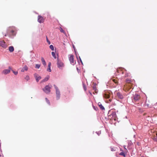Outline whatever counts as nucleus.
<instances>
[{"instance_id":"1","label":"nucleus","mask_w":157,"mask_h":157,"mask_svg":"<svg viewBox=\"0 0 157 157\" xmlns=\"http://www.w3.org/2000/svg\"><path fill=\"white\" fill-rule=\"evenodd\" d=\"M15 28L14 27H10L7 29V35L15 36L16 35Z\"/></svg>"},{"instance_id":"2","label":"nucleus","mask_w":157,"mask_h":157,"mask_svg":"<svg viewBox=\"0 0 157 157\" xmlns=\"http://www.w3.org/2000/svg\"><path fill=\"white\" fill-rule=\"evenodd\" d=\"M54 86L56 90V99L57 100H58L60 97V92L58 87L55 85H54Z\"/></svg>"},{"instance_id":"3","label":"nucleus","mask_w":157,"mask_h":157,"mask_svg":"<svg viewBox=\"0 0 157 157\" xmlns=\"http://www.w3.org/2000/svg\"><path fill=\"white\" fill-rule=\"evenodd\" d=\"M57 65L58 67L60 69L64 67L63 63L58 58H57Z\"/></svg>"},{"instance_id":"4","label":"nucleus","mask_w":157,"mask_h":157,"mask_svg":"<svg viewBox=\"0 0 157 157\" xmlns=\"http://www.w3.org/2000/svg\"><path fill=\"white\" fill-rule=\"evenodd\" d=\"M51 87L48 86L47 85L43 89V90L46 94H48L50 92Z\"/></svg>"},{"instance_id":"5","label":"nucleus","mask_w":157,"mask_h":157,"mask_svg":"<svg viewBox=\"0 0 157 157\" xmlns=\"http://www.w3.org/2000/svg\"><path fill=\"white\" fill-rule=\"evenodd\" d=\"M140 97V95L136 94H135L133 96V98L132 99V101H137L139 100Z\"/></svg>"},{"instance_id":"6","label":"nucleus","mask_w":157,"mask_h":157,"mask_svg":"<svg viewBox=\"0 0 157 157\" xmlns=\"http://www.w3.org/2000/svg\"><path fill=\"white\" fill-rule=\"evenodd\" d=\"M103 97L106 98H109L110 97V94L108 91H105L103 93Z\"/></svg>"},{"instance_id":"7","label":"nucleus","mask_w":157,"mask_h":157,"mask_svg":"<svg viewBox=\"0 0 157 157\" xmlns=\"http://www.w3.org/2000/svg\"><path fill=\"white\" fill-rule=\"evenodd\" d=\"M12 70V68L11 67H9L8 69H6L3 70L2 73L5 75H6L9 73L10 72V71Z\"/></svg>"},{"instance_id":"8","label":"nucleus","mask_w":157,"mask_h":157,"mask_svg":"<svg viewBox=\"0 0 157 157\" xmlns=\"http://www.w3.org/2000/svg\"><path fill=\"white\" fill-rule=\"evenodd\" d=\"M44 20V18L41 16L39 15L38 17V22L40 23H43Z\"/></svg>"},{"instance_id":"9","label":"nucleus","mask_w":157,"mask_h":157,"mask_svg":"<svg viewBox=\"0 0 157 157\" xmlns=\"http://www.w3.org/2000/svg\"><path fill=\"white\" fill-rule=\"evenodd\" d=\"M0 46L4 48H6L7 46L6 43L3 41H0Z\"/></svg>"},{"instance_id":"10","label":"nucleus","mask_w":157,"mask_h":157,"mask_svg":"<svg viewBox=\"0 0 157 157\" xmlns=\"http://www.w3.org/2000/svg\"><path fill=\"white\" fill-rule=\"evenodd\" d=\"M34 77L36 79V81L38 82L39 80H40L41 77L40 76H39L36 73H35L34 75Z\"/></svg>"},{"instance_id":"11","label":"nucleus","mask_w":157,"mask_h":157,"mask_svg":"<svg viewBox=\"0 0 157 157\" xmlns=\"http://www.w3.org/2000/svg\"><path fill=\"white\" fill-rule=\"evenodd\" d=\"M117 97L118 98L122 99L124 98L123 95L120 92H117Z\"/></svg>"},{"instance_id":"12","label":"nucleus","mask_w":157,"mask_h":157,"mask_svg":"<svg viewBox=\"0 0 157 157\" xmlns=\"http://www.w3.org/2000/svg\"><path fill=\"white\" fill-rule=\"evenodd\" d=\"M49 78V75H47L44 79L42 80L41 82V83H43L47 81Z\"/></svg>"},{"instance_id":"13","label":"nucleus","mask_w":157,"mask_h":157,"mask_svg":"<svg viewBox=\"0 0 157 157\" xmlns=\"http://www.w3.org/2000/svg\"><path fill=\"white\" fill-rule=\"evenodd\" d=\"M51 62H49L48 63V68L47 69V71H48L49 72H50L51 71Z\"/></svg>"},{"instance_id":"14","label":"nucleus","mask_w":157,"mask_h":157,"mask_svg":"<svg viewBox=\"0 0 157 157\" xmlns=\"http://www.w3.org/2000/svg\"><path fill=\"white\" fill-rule=\"evenodd\" d=\"M69 59L71 63H74L73 56L71 55L69 58Z\"/></svg>"},{"instance_id":"15","label":"nucleus","mask_w":157,"mask_h":157,"mask_svg":"<svg viewBox=\"0 0 157 157\" xmlns=\"http://www.w3.org/2000/svg\"><path fill=\"white\" fill-rule=\"evenodd\" d=\"M41 60L43 64L44 65V66H45L46 65V63L44 58L42 57L41 58Z\"/></svg>"},{"instance_id":"16","label":"nucleus","mask_w":157,"mask_h":157,"mask_svg":"<svg viewBox=\"0 0 157 157\" xmlns=\"http://www.w3.org/2000/svg\"><path fill=\"white\" fill-rule=\"evenodd\" d=\"M28 69L27 67L25 65L21 69V71L24 72L25 71H27Z\"/></svg>"},{"instance_id":"17","label":"nucleus","mask_w":157,"mask_h":157,"mask_svg":"<svg viewBox=\"0 0 157 157\" xmlns=\"http://www.w3.org/2000/svg\"><path fill=\"white\" fill-rule=\"evenodd\" d=\"M9 50L10 52H12L14 51V48L13 46H10L9 48Z\"/></svg>"},{"instance_id":"18","label":"nucleus","mask_w":157,"mask_h":157,"mask_svg":"<svg viewBox=\"0 0 157 157\" xmlns=\"http://www.w3.org/2000/svg\"><path fill=\"white\" fill-rule=\"evenodd\" d=\"M98 105L100 109H101L102 110L105 109L104 107L102 106V105H101L100 102L98 103Z\"/></svg>"},{"instance_id":"19","label":"nucleus","mask_w":157,"mask_h":157,"mask_svg":"<svg viewBox=\"0 0 157 157\" xmlns=\"http://www.w3.org/2000/svg\"><path fill=\"white\" fill-rule=\"evenodd\" d=\"M52 55L55 59L56 58V56L55 53L52 52Z\"/></svg>"},{"instance_id":"20","label":"nucleus","mask_w":157,"mask_h":157,"mask_svg":"<svg viewBox=\"0 0 157 157\" xmlns=\"http://www.w3.org/2000/svg\"><path fill=\"white\" fill-rule=\"evenodd\" d=\"M153 139L154 141L157 142V132L156 133V136H155Z\"/></svg>"},{"instance_id":"21","label":"nucleus","mask_w":157,"mask_h":157,"mask_svg":"<svg viewBox=\"0 0 157 157\" xmlns=\"http://www.w3.org/2000/svg\"><path fill=\"white\" fill-rule=\"evenodd\" d=\"M40 65L39 64H36L35 65V68L37 69H39L40 67Z\"/></svg>"},{"instance_id":"22","label":"nucleus","mask_w":157,"mask_h":157,"mask_svg":"<svg viewBox=\"0 0 157 157\" xmlns=\"http://www.w3.org/2000/svg\"><path fill=\"white\" fill-rule=\"evenodd\" d=\"M93 89L95 91L96 93L97 92V89L96 87L95 86H94L93 87Z\"/></svg>"},{"instance_id":"23","label":"nucleus","mask_w":157,"mask_h":157,"mask_svg":"<svg viewBox=\"0 0 157 157\" xmlns=\"http://www.w3.org/2000/svg\"><path fill=\"white\" fill-rule=\"evenodd\" d=\"M45 100L47 103L49 105H50V102H49V101L47 98H45Z\"/></svg>"},{"instance_id":"24","label":"nucleus","mask_w":157,"mask_h":157,"mask_svg":"<svg viewBox=\"0 0 157 157\" xmlns=\"http://www.w3.org/2000/svg\"><path fill=\"white\" fill-rule=\"evenodd\" d=\"M119 155H121L123 156L124 157H125V155L123 152H121L120 153Z\"/></svg>"},{"instance_id":"25","label":"nucleus","mask_w":157,"mask_h":157,"mask_svg":"<svg viewBox=\"0 0 157 157\" xmlns=\"http://www.w3.org/2000/svg\"><path fill=\"white\" fill-rule=\"evenodd\" d=\"M50 48L52 50H54V48L53 46L52 45H51L49 46Z\"/></svg>"},{"instance_id":"26","label":"nucleus","mask_w":157,"mask_h":157,"mask_svg":"<svg viewBox=\"0 0 157 157\" xmlns=\"http://www.w3.org/2000/svg\"><path fill=\"white\" fill-rule=\"evenodd\" d=\"M25 79L27 81L29 80V76L28 75H27L25 78Z\"/></svg>"},{"instance_id":"27","label":"nucleus","mask_w":157,"mask_h":157,"mask_svg":"<svg viewBox=\"0 0 157 157\" xmlns=\"http://www.w3.org/2000/svg\"><path fill=\"white\" fill-rule=\"evenodd\" d=\"M11 70L12 71L13 73L15 75H17L18 74V72L17 71H13L12 69Z\"/></svg>"},{"instance_id":"28","label":"nucleus","mask_w":157,"mask_h":157,"mask_svg":"<svg viewBox=\"0 0 157 157\" xmlns=\"http://www.w3.org/2000/svg\"><path fill=\"white\" fill-rule=\"evenodd\" d=\"M60 32H61L62 33H64V31L63 30V29L61 27H60Z\"/></svg>"},{"instance_id":"29","label":"nucleus","mask_w":157,"mask_h":157,"mask_svg":"<svg viewBox=\"0 0 157 157\" xmlns=\"http://www.w3.org/2000/svg\"><path fill=\"white\" fill-rule=\"evenodd\" d=\"M96 133L99 136L101 133V131H99L96 132Z\"/></svg>"},{"instance_id":"30","label":"nucleus","mask_w":157,"mask_h":157,"mask_svg":"<svg viewBox=\"0 0 157 157\" xmlns=\"http://www.w3.org/2000/svg\"><path fill=\"white\" fill-rule=\"evenodd\" d=\"M131 80L128 79H126V82L127 83H130V82Z\"/></svg>"},{"instance_id":"31","label":"nucleus","mask_w":157,"mask_h":157,"mask_svg":"<svg viewBox=\"0 0 157 157\" xmlns=\"http://www.w3.org/2000/svg\"><path fill=\"white\" fill-rule=\"evenodd\" d=\"M47 41L48 43V44H50L51 43L50 41L48 39L47 37H46Z\"/></svg>"},{"instance_id":"32","label":"nucleus","mask_w":157,"mask_h":157,"mask_svg":"<svg viewBox=\"0 0 157 157\" xmlns=\"http://www.w3.org/2000/svg\"><path fill=\"white\" fill-rule=\"evenodd\" d=\"M126 146L124 145V149H125V151H127V149L126 148Z\"/></svg>"},{"instance_id":"33","label":"nucleus","mask_w":157,"mask_h":157,"mask_svg":"<svg viewBox=\"0 0 157 157\" xmlns=\"http://www.w3.org/2000/svg\"><path fill=\"white\" fill-rule=\"evenodd\" d=\"M111 150L112 151H115V150L114 149V148L111 147Z\"/></svg>"},{"instance_id":"34","label":"nucleus","mask_w":157,"mask_h":157,"mask_svg":"<svg viewBox=\"0 0 157 157\" xmlns=\"http://www.w3.org/2000/svg\"><path fill=\"white\" fill-rule=\"evenodd\" d=\"M79 60H80V62H81V63H82V64H83V63H82V60H81V58H80V56H79Z\"/></svg>"},{"instance_id":"35","label":"nucleus","mask_w":157,"mask_h":157,"mask_svg":"<svg viewBox=\"0 0 157 157\" xmlns=\"http://www.w3.org/2000/svg\"><path fill=\"white\" fill-rule=\"evenodd\" d=\"M75 55L76 56V57H77V59H78L77 54V52H76L75 51Z\"/></svg>"},{"instance_id":"36","label":"nucleus","mask_w":157,"mask_h":157,"mask_svg":"<svg viewBox=\"0 0 157 157\" xmlns=\"http://www.w3.org/2000/svg\"><path fill=\"white\" fill-rule=\"evenodd\" d=\"M83 87L84 90H86V87L85 86L84 84H83Z\"/></svg>"},{"instance_id":"37","label":"nucleus","mask_w":157,"mask_h":157,"mask_svg":"<svg viewBox=\"0 0 157 157\" xmlns=\"http://www.w3.org/2000/svg\"><path fill=\"white\" fill-rule=\"evenodd\" d=\"M93 108L95 110H96V108L94 105H93Z\"/></svg>"},{"instance_id":"38","label":"nucleus","mask_w":157,"mask_h":157,"mask_svg":"<svg viewBox=\"0 0 157 157\" xmlns=\"http://www.w3.org/2000/svg\"><path fill=\"white\" fill-rule=\"evenodd\" d=\"M128 75H129L128 74V73H126L125 74V77H127L128 76Z\"/></svg>"},{"instance_id":"39","label":"nucleus","mask_w":157,"mask_h":157,"mask_svg":"<svg viewBox=\"0 0 157 157\" xmlns=\"http://www.w3.org/2000/svg\"><path fill=\"white\" fill-rule=\"evenodd\" d=\"M122 69H123V68H120V69H121V71H122Z\"/></svg>"},{"instance_id":"40","label":"nucleus","mask_w":157,"mask_h":157,"mask_svg":"<svg viewBox=\"0 0 157 157\" xmlns=\"http://www.w3.org/2000/svg\"><path fill=\"white\" fill-rule=\"evenodd\" d=\"M155 105H157V102H156V103H155Z\"/></svg>"},{"instance_id":"41","label":"nucleus","mask_w":157,"mask_h":157,"mask_svg":"<svg viewBox=\"0 0 157 157\" xmlns=\"http://www.w3.org/2000/svg\"><path fill=\"white\" fill-rule=\"evenodd\" d=\"M5 36H6V34H5Z\"/></svg>"},{"instance_id":"42","label":"nucleus","mask_w":157,"mask_h":157,"mask_svg":"<svg viewBox=\"0 0 157 157\" xmlns=\"http://www.w3.org/2000/svg\"><path fill=\"white\" fill-rule=\"evenodd\" d=\"M77 70H78V68H77Z\"/></svg>"},{"instance_id":"43","label":"nucleus","mask_w":157,"mask_h":157,"mask_svg":"<svg viewBox=\"0 0 157 157\" xmlns=\"http://www.w3.org/2000/svg\"><path fill=\"white\" fill-rule=\"evenodd\" d=\"M147 106H148V104L147 105Z\"/></svg>"},{"instance_id":"44","label":"nucleus","mask_w":157,"mask_h":157,"mask_svg":"<svg viewBox=\"0 0 157 157\" xmlns=\"http://www.w3.org/2000/svg\"><path fill=\"white\" fill-rule=\"evenodd\" d=\"M73 48H75V47L73 46Z\"/></svg>"},{"instance_id":"45","label":"nucleus","mask_w":157,"mask_h":157,"mask_svg":"<svg viewBox=\"0 0 157 157\" xmlns=\"http://www.w3.org/2000/svg\"><path fill=\"white\" fill-rule=\"evenodd\" d=\"M133 129L134 130V131L135 130L133 128Z\"/></svg>"},{"instance_id":"46","label":"nucleus","mask_w":157,"mask_h":157,"mask_svg":"<svg viewBox=\"0 0 157 157\" xmlns=\"http://www.w3.org/2000/svg\"><path fill=\"white\" fill-rule=\"evenodd\" d=\"M122 74H123V72H122Z\"/></svg>"}]
</instances>
